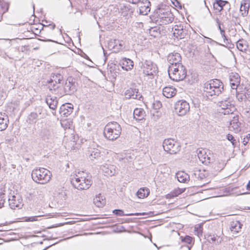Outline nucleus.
Returning a JSON list of instances; mask_svg holds the SVG:
<instances>
[{"instance_id":"nucleus-1","label":"nucleus","mask_w":250,"mask_h":250,"mask_svg":"<svg viewBox=\"0 0 250 250\" xmlns=\"http://www.w3.org/2000/svg\"><path fill=\"white\" fill-rule=\"evenodd\" d=\"M224 90L223 83L218 79L210 80L204 84L203 91L207 97L221 94Z\"/></svg>"},{"instance_id":"nucleus-2","label":"nucleus","mask_w":250,"mask_h":250,"mask_svg":"<svg viewBox=\"0 0 250 250\" xmlns=\"http://www.w3.org/2000/svg\"><path fill=\"white\" fill-rule=\"evenodd\" d=\"M121 131V126L118 123L109 122L104 128V135L106 139L114 141L120 137Z\"/></svg>"},{"instance_id":"nucleus-3","label":"nucleus","mask_w":250,"mask_h":250,"mask_svg":"<svg viewBox=\"0 0 250 250\" xmlns=\"http://www.w3.org/2000/svg\"><path fill=\"white\" fill-rule=\"evenodd\" d=\"M168 72L169 78L176 82L184 80L187 76V70L182 64H178V65H169Z\"/></svg>"},{"instance_id":"nucleus-4","label":"nucleus","mask_w":250,"mask_h":250,"mask_svg":"<svg viewBox=\"0 0 250 250\" xmlns=\"http://www.w3.org/2000/svg\"><path fill=\"white\" fill-rule=\"evenodd\" d=\"M31 176L35 182L40 184H45L51 179V173L46 169L40 168L33 170Z\"/></svg>"},{"instance_id":"nucleus-5","label":"nucleus","mask_w":250,"mask_h":250,"mask_svg":"<svg viewBox=\"0 0 250 250\" xmlns=\"http://www.w3.org/2000/svg\"><path fill=\"white\" fill-rule=\"evenodd\" d=\"M190 26L186 24L180 23L172 28L174 37L179 39H187L190 36Z\"/></svg>"},{"instance_id":"nucleus-6","label":"nucleus","mask_w":250,"mask_h":250,"mask_svg":"<svg viewBox=\"0 0 250 250\" xmlns=\"http://www.w3.org/2000/svg\"><path fill=\"white\" fill-rule=\"evenodd\" d=\"M71 178V183L73 187L79 190H86L92 185V181L88 177Z\"/></svg>"},{"instance_id":"nucleus-7","label":"nucleus","mask_w":250,"mask_h":250,"mask_svg":"<svg viewBox=\"0 0 250 250\" xmlns=\"http://www.w3.org/2000/svg\"><path fill=\"white\" fill-rule=\"evenodd\" d=\"M218 104L221 107L220 112L224 115H233L236 110L234 104L229 98L219 102Z\"/></svg>"},{"instance_id":"nucleus-8","label":"nucleus","mask_w":250,"mask_h":250,"mask_svg":"<svg viewBox=\"0 0 250 250\" xmlns=\"http://www.w3.org/2000/svg\"><path fill=\"white\" fill-rule=\"evenodd\" d=\"M157 13L162 24H167L173 21L174 15L168 9L160 8L157 10Z\"/></svg>"},{"instance_id":"nucleus-9","label":"nucleus","mask_w":250,"mask_h":250,"mask_svg":"<svg viewBox=\"0 0 250 250\" xmlns=\"http://www.w3.org/2000/svg\"><path fill=\"white\" fill-rule=\"evenodd\" d=\"M143 73L149 77V79H152L154 75L157 71L158 68L156 65L150 61H146L143 64Z\"/></svg>"},{"instance_id":"nucleus-10","label":"nucleus","mask_w":250,"mask_h":250,"mask_svg":"<svg viewBox=\"0 0 250 250\" xmlns=\"http://www.w3.org/2000/svg\"><path fill=\"white\" fill-rule=\"evenodd\" d=\"M189 104L185 100L177 101L174 104L175 111L180 116L185 115L189 111Z\"/></svg>"},{"instance_id":"nucleus-11","label":"nucleus","mask_w":250,"mask_h":250,"mask_svg":"<svg viewBox=\"0 0 250 250\" xmlns=\"http://www.w3.org/2000/svg\"><path fill=\"white\" fill-rule=\"evenodd\" d=\"M77 83L74 78L69 77L67 78L63 87V94L72 95L77 91ZM62 94V93H61Z\"/></svg>"},{"instance_id":"nucleus-12","label":"nucleus","mask_w":250,"mask_h":250,"mask_svg":"<svg viewBox=\"0 0 250 250\" xmlns=\"http://www.w3.org/2000/svg\"><path fill=\"white\" fill-rule=\"evenodd\" d=\"M22 199L19 195H11L9 197L8 202L10 208L15 209L16 208H20L22 206Z\"/></svg>"},{"instance_id":"nucleus-13","label":"nucleus","mask_w":250,"mask_h":250,"mask_svg":"<svg viewBox=\"0 0 250 250\" xmlns=\"http://www.w3.org/2000/svg\"><path fill=\"white\" fill-rule=\"evenodd\" d=\"M229 84L232 89L237 90L240 83V76L237 73H231L229 76Z\"/></svg>"},{"instance_id":"nucleus-14","label":"nucleus","mask_w":250,"mask_h":250,"mask_svg":"<svg viewBox=\"0 0 250 250\" xmlns=\"http://www.w3.org/2000/svg\"><path fill=\"white\" fill-rule=\"evenodd\" d=\"M125 95L127 99H133L140 100L143 97L139 90L136 88H129L126 90Z\"/></svg>"},{"instance_id":"nucleus-15","label":"nucleus","mask_w":250,"mask_h":250,"mask_svg":"<svg viewBox=\"0 0 250 250\" xmlns=\"http://www.w3.org/2000/svg\"><path fill=\"white\" fill-rule=\"evenodd\" d=\"M150 2L148 0H142L139 2L140 13L146 15L150 11Z\"/></svg>"},{"instance_id":"nucleus-16","label":"nucleus","mask_w":250,"mask_h":250,"mask_svg":"<svg viewBox=\"0 0 250 250\" xmlns=\"http://www.w3.org/2000/svg\"><path fill=\"white\" fill-rule=\"evenodd\" d=\"M181 59L180 54L177 52L170 53L167 56V61L170 65H178V64H182L180 62Z\"/></svg>"},{"instance_id":"nucleus-17","label":"nucleus","mask_w":250,"mask_h":250,"mask_svg":"<svg viewBox=\"0 0 250 250\" xmlns=\"http://www.w3.org/2000/svg\"><path fill=\"white\" fill-rule=\"evenodd\" d=\"M73 110V106L71 104L66 103L61 105L59 112L62 116L67 117L71 114Z\"/></svg>"},{"instance_id":"nucleus-18","label":"nucleus","mask_w":250,"mask_h":250,"mask_svg":"<svg viewBox=\"0 0 250 250\" xmlns=\"http://www.w3.org/2000/svg\"><path fill=\"white\" fill-rule=\"evenodd\" d=\"M232 119L230 120L229 128L230 130H233L237 132L241 130V124L238 121V116L232 115Z\"/></svg>"},{"instance_id":"nucleus-19","label":"nucleus","mask_w":250,"mask_h":250,"mask_svg":"<svg viewBox=\"0 0 250 250\" xmlns=\"http://www.w3.org/2000/svg\"><path fill=\"white\" fill-rule=\"evenodd\" d=\"M213 8L220 12L221 11L223 10L224 8H226L227 9H229L230 4L227 1L216 0V1L213 3Z\"/></svg>"},{"instance_id":"nucleus-20","label":"nucleus","mask_w":250,"mask_h":250,"mask_svg":"<svg viewBox=\"0 0 250 250\" xmlns=\"http://www.w3.org/2000/svg\"><path fill=\"white\" fill-rule=\"evenodd\" d=\"M9 123V117L4 113L0 112V131L5 130Z\"/></svg>"},{"instance_id":"nucleus-21","label":"nucleus","mask_w":250,"mask_h":250,"mask_svg":"<svg viewBox=\"0 0 250 250\" xmlns=\"http://www.w3.org/2000/svg\"><path fill=\"white\" fill-rule=\"evenodd\" d=\"M117 170L116 167L112 165H105L102 167L103 172L110 176H113L116 174Z\"/></svg>"},{"instance_id":"nucleus-22","label":"nucleus","mask_w":250,"mask_h":250,"mask_svg":"<svg viewBox=\"0 0 250 250\" xmlns=\"http://www.w3.org/2000/svg\"><path fill=\"white\" fill-rule=\"evenodd\" d=\"M120 64L122 66V68L126 71L132 69L134 66L133 62L131 60L125 58L121 61Z\"/></svg>"},{"instance_id":"nucleus-23","label":"nucleus","mask_w":250,"mask_h":250,"mask_svg":"<svg viewBox=\"0 0 250 250\" xmlns=\"http://www.w3.org/2000/svg\"><path fill=\"white\" fill-rule=\"evenodd\" d=\"M40 136L43 140H50L53 138V132L49 128H43L41 130Z\"/></svg>"},{"instance_id":"nucleus-24","label":"nucleus","mask_w":250,"mask_h":250,"mask_svg":"<svg viewBox=\"0 0 250 250\" xmlns=\"http://www.w3.org/2000/svg\"><path fill=\"white\" fill-rule=\"evenodd\" d=\"M226 163L222 160H216L212 164V168L215 171H221L224 169Z\"/></svg>"},{"instance_id":"nucleus-25","label":"nucleus","mask_w":250,"mask_h":250,"mask_svg":"<svg viewBox=\"0 0 250 250\" xmlns=\"http://www.w3.org/2000/svg\"><path fill=\"white\" fill-rule=\"evenodd\" d=\"M45 101L50 108L53 110H55L58 104V100L56 97L47 96Z\"/></svg>"},{"instance_id":"nucleus-26","label":"nucleus","mask_w":250,"mask_h":250,"mask_svg":"<svg viewBox=\"0 0 250 250\" xmlns=\"http://www.w3.org/2000/svg\"><path fill=\"white\" fill-rule=\"evenodd\" d=\"M177 90L173 87H165L163 88V94L164 96L167 98H170L175 96Z\"/></svg>"},{"instance_id":"nucleus-27","label":"nucleus","mask_w":250,"mask_h":250,"mask_svg":"<svg viewBox=\"0 0 250 250\" xmlns=\"http://www.w3.org/2000/svg\"><path fill=\"white\" fill-rule=\"evenodd\" d=\"M236 97L237 100L240 102H242L243 101L246 99H248L249 101H250V88L247 89L244 94L239 93L236 90Z\"/></svg>"},{"instance_id":"nucleus-28","label":"nucleus","mask_w":250,"mask_h":250,"mask_svg":"<svg viewBox=\"0 0 250 250\" xmlns=\"http://www.w3.org/2000/svg\"><path fill=\"white\" fill-rule=\"evenodd\" d=\"M175 141L173 139H165L163 144L164 150L170 154V151L173 148V145H174Z\"/></svg>"},{"instance_id":"nucleus-29","label":"nucleus","mask_w":250,"mask_h":250,"mask_svg":"<svg viewBox=\"0 0 250 250\" xmlns=\"http://www.w3.org/2000/svg\"><path fill=\"white\" fill-rule=\"evenodd\" d=\"M36 112H31L28 116V120L30 123H35L39 115L41 114L42 109L40 107L36 109Z\"/></svg>"},{"instance_id":"nucleus-30","label":"nucleus","mask_w":250,"mask_h":250,"mask_svg":"<svg viewBox=\"0 0 250 250\" xmlns=\"http://www.w3.org/2000/svg\"><path fill=\"white\" fill-rule=\"evenodd\" d=\"M134 118L138 121H141L144 119L146 116V112L142 108H136L133 112Z\"/></svg>"},{"instance_id":"nucleus-31","label":"nucleus","mask_w":250,"mask_h":250,"mask_svg":"<svg viewBox=\"0 0 250 250\" xmlns=\"http://www.w3.org/2000/svg\"><path fill=\"white\" fill-rule=\"evenodd\" d=\"M93 203L98 208H101L105 204V199L101 194L97 195L93 199Z\"/></svg>"},{"instance_id":"nucleus-32","label":"nucleus","mask_w":250,"mask_h":250,"mask_svg":"<svg viewBox=\"0 0 250 250\" xmlns=\"http://www.w3.org/2000/svg\"><path fill=\"white\" fill-rule=\"evenodd\" d=\"M176 177L179 182L186 183L189 179V175L184 171H179L176 174Z\"/></svg>"},{"instance_id":"nucleus-33","label":"nucleus","mask_w":250,"mask_h":250,"mask_svg":"<svg viewBox=\"0 0 250 250\" xmlns=\"http://www.w3.org/2000/svg\"><path fill=\"white\" fill-rule=\"evenodd\" d=\"M249 8L250 4L249 2L244 1L241 3L240 11L241 12V15L243 17L246 16L248 15Z\"/></svg>"},{"instance_id":"nucleus-34","label":"nucleus","mask_w":250,"mask_h":250,"mask_svg":"<svg viewBox=\"0 0 250 250\" xmlns=\"http://www.w3.org/2000/svg\"><path fill=\"white\" fill-rule=\"evenodd\" d=\"M60 87L59 83H57L56 80H55L54 78L51 79L48 82V88L49 90L51 91L54 90L55 94H56V92Z\"/></svg>"},{"instance_id":"nucleus-35","label":"nucleus","mask_w":250,"mask_h":250,"mask_svg":"<svg viewBox=\"0 0 250 250\" xmlns=\"http://www.w3.org/2000/svg\"><path fill=\"white\" fill-rule=\"evenodd\" d=\"M241 226L239 221L232 222L230 223V229L231 232L237 233L240 230Z\"/></svg>"},{"instance_id":"nucleus-36","label":"nucleus","mask_w":250,"mask_h":250,"mask_svg":"<svg viewBox=\"0 0 250 250\" xmlns=\"http://www.w3.org/2000/svg\"><path fill=\"white\" fill-rule=\"evenodd\" d=\"M149 194V190L148 188H140L137 192L138 197L140 198H143L147 197Z\"/></svg>"},{"instance_id":"nucleus-37","label":"nucleus","mask_w":250,"mask_h":250,"mask_svg":"<svg viewBox=\"0 0 250 250\" xmlns=\"http://www.w3.org/2000/svg\"><path fill=\"white\" fill-rule=\"evenodd\" d=\"M160 27L155 26L151 27L149 30L150 35L154 38L157 37L160 34Z\"/></svg>"},{"instance_id":"nucleus-38","label":"nucleus","mask_w":250,"mask_h":250,"mask_svg":"<svg viewBox=\"0 0 250 250\" xmlns=\"http://www.w3.org/2000/svg\"><path fill=\"white\" fill-rule=\"evenodd\" d=\"M236 46L238 50L242 52H244L247 50V43L246 42L243 40H239L237 42Z\"/></svg>"},{"instance_id":"nucleus-39","label":"nucleus","mask_w":250,"mask_h":250,"mask_svg":"<svg viewBox=\"0 0 250 250\" xmlns=\"http://www.w3.org/2000/svg\"><path fill=\"white\" fill-rule=\"evenodd\" d=\"M101 152L100 150L97 149L93 148L90 152L89 158L91 160H94V159H97L100 157Z\"/></svg>"},{"instance_id":"nucleus-40","label":"nucleus","mask_w":250,"mask_h":250,"mask_svg":"<svg viewBox=\"0 0 250 250\" xmlns=\"http://www.w3.org/2000/svg\"><path fill=\"white\" fill-rule=\"evenodd\" d=\"M203 172V171H202L200 169L195 170L193 173V175L195 177V178L199 180H202L206 177V175Z\"/></svg>"},{"instance_id":"nucleus-41","label":"nucleus","mask_w":250,"mask_h":250,"mask_svg":"<svg viewBox=\"0 0 250 250\" xmlns=\"http://www.w3.org/2000/svg\"><path fill=\"white\" fill-rule=\"evenodd\" d=\"M207 239L210 243H216L217 244H220L221 241L219 237L214 235H209L208 236Z\"/></svg>"},{"instance_id":"nucleus-42","label":"nucleus","mask_w":250,"mask_h":250,"mask_svg":"<svg viewBox=\"0 0 250 250\" xmlns=\"http://www.w3.org/2000/svg\"><path fill=\"white\" fill-rule=\"evenodd\" d=\"M199 159L202 162L207 155L206 151L204 149L199 148L197 150Z\"/></svg>"},{"instance_id":"nucleus-43","label":"nucleus","mask_w":250,"mask_h":250,"mask_svg":"<svg viewBox=\"0 0 250 250\" xmlns=\"http://www.w3.org/2000/svg\"><path fill=\"white\" fill-rule=\"evenodd\" d=\"M173 148L170 151V154H175L180 151L181 149V146L179 143L175 142L174 145H173Z\"/></svg>"},{"instance_id":"nucleus-44","label":"nucleus","mask_w":250,"mask_h":250,"mask_svg":"<svg viewBox=\"0 0 250 250\" xmlns=\"http://www.w3.org/2000/svg\"><path fill=\"white\" fill-rule=\"evenodd\" d=\"M227 139H228V140H229L231 143L234 147H235L236 146L237 141L235 139L234 137L231 134H228L227 135Z\"/></svg>"},{"instance_id":"nucleus-45","label":"nucleus","mask_w":250,"mask_h":250,"mask_svg":"<svg viewBox=\"0 0 250 250\" xmlns=\"http://www.w3.org/2000/svg\"><path fill=\"white\" fill-rule=\"evenodd\" d=\"M8 6L4 5L3 6H1L0 9V21L2 19L3 15L8 11Z\"/></svg>"},{"instance_id":"nucleus-46","label":"nucleus","mask_w":250,"mask_h":250,"mask_svg":"<svg viewBox=\"0 0 250 250\" xmlns=\"http://www.w3.org/2000/svg\"><path fill=\"white\" fill-rule=\"evenodd\" d=\"M181 238L182 242H184L188 244H190L192 241V238L188 235H187L184 237H181Z\"/></svg>"},{"instance_id":"nucleus-47","label":"nucleus","mask_w":250,"mask_h":250,"mask_svg":"<svg viewBox=\"0 0 250 250\" xmlns=\"http://www.w3.org/2000/svg\"><path fill=\"white\" fill-rule=\"evenodd\" d=\"M7 199V197L4 193H0V208L4 206V203Z\"/></svg>"},{"instance_id":"nucleus-48","label":"nucleus","mask_w":250,"mask_h":250,"mask_svg":"<svg viewBox=\"0 0 250 250\" xmlns=\"http://www.w3.org/2000/svg\"><path fill=\"white\" fill-rule=\"evenodd\" d=\"M212 160V158H211L210 156H209L208 155H207L206 156V157L203 159V160L201 162L202 163L207 165L211 163Z\"/></svg>"},{"instance_id":"nucleus-49","label":"nucleus","mask_w":250,"mask_h":250,"mask_svg":"<svg viewBox=\"0 0 250 250\" xmlns=\"http://www.w3.org/2000/svg\"><path fill=\"white\" fill-rule=\"evenodd\" d=\"M113 213L118 216L130 215L131 214H125L124 211L120 209H116L113 210Z\"/></svg>"},{"instance_id":"nucleus-50","label":"nucleus","mask_w":250,"mask_h":250,"mask_svg":"<svg viewBox=\"0 0 250 250\" xmlns=\"http://www.w3.org/2000/svg\"><path fill=\"white\" fill-rule=\"evenodd\" d=\"M86 175H87L86 173L83 171H79L77 174H75V175L73 176V178H78V179H80V177H88V176H85Z\"/></svg>"},{"instance_id":"nucleus-51","label":"nucleus","mask_w":250,"mask_h":250,"mask_svg":"<svg viewBox=\"0 0 250 250\" xmlns=\"http://www.w3.org/2000/svg\"><path fill=\"white\" fill-rule=\"evenodd\" d=\"M184 192V189H175L171 194H169V195H171L172 197L177 196L178 195L180 194L182 192Z\"/></svg>"},{"instance_id":"nucleus-52","label":"nucleus","mask_w":250,"mask_h":250,"mask_svg":"<svg viewBox=\"0 0 250 250\" xmlns=\"http://www.w3.org/2000/svg\"><path fill=\"white\" fill-rule=\"evenodd\" d=\"M232 21L234 23L235 25H240L241 22L240 19L237 16L232 15Z\"/></svg>"},{"instance_id":"nucleus-53","label":"nucleus","mask_w":250,"mask_h":250,"mask_svg":"<svg viewBox=\"0 0 250 250\" xmlns=\"http://www.w3.org/2000/svg\"><path fill=\"white\" fill-rule=\"evenodd\" d=\"M202 226L201 225L195 227L194 230L197 232V235L199 236L202 234Z\"/></svg>"},{"instance_id":"nucleus-54","label":"nucleus","mask_w":250,"mask_h":250,"mask_svg":"<svg viewBox=\"0 0 250 250\" xmlns=\"http://www.w3.org/2000/svg\"><path fill=\"white\" fill-rule=\"evenodd\" d=\"M53 78L55 80H56L57 83H59V85L61 86V81L62 80V77L61 75L58 74V75H56L55 76H53Z\"/></svg>"},{"instance_id":"nucleus-55","label":"nucleus","mask_w":250,"mask_h":250,"mask_svg":"<svg viewBox=\"0 0 250 250\" xmlns=\"http://www.w3.org/2000/svg\"><path fill=\"white\" fill-rule=\"evenodd\" d=\"M153 108L155 109H158L162 106V104L160 101H156L153 104Z\"/></svg>"},{"instance_id":"nucleus-56","label":"nucleus","mask_w":250,"mask_h":250,"mask_svg":"<svg viewBox=\"0 0 250 250\" xmlns=\"http://www.w3.org/2000/svg\"><path fill=\"white\" fill-rule=\"evenodd\" d=\"M225 44L223 45L224 46L228 47V48H231L233 47L234 45L231 43L230 39H228V41H225L224 42Z\"/></svg>"},{"instance_id":"nucleus-57","label":"nucleus","mask_w":250,"mask_h":250,"mask_svg":"<svg viewBox=\"0 0 250 250\" xmlns=\"http://www.w3.org/2000/svg\"><path fill=\"white\" fill-rule=\"evenodd\" d=\"M55 26H56L55 24H50L48 25L44 26L43 28H44L46 30L49 29L51 30H53L55 28ZM42 30H43L44 29L42 28Z\"/></svg>"},{"instance_id":"nucleus-58","label":"nucleus","mask_w":250,"mask_h":250,"mask_svg":"<svg viewBox=\"0 0 250 250\" xmlns=\"http://www.w3.org/2000/svg\"><path fill=\"white\" fill-rule=\"evenodd\" d=\"M221 35L222 37L223 38L224 42L226 41H227V42L228 41V38L225 35V31H223L221 30Z\"/></svg>"},{"instance_id":"nucleus-59","label":"nucleus","mask_w":250,"mask_h":250,"mask_svg":"<svg viewBox=\"0 0 250 250\" xmlns=\"http://www.w3.org/2000/svg\"><path fill=\"white\" fill-rule=\"evenodd\" d=\"M36 216L29 217L27 218L26 220L27 221L33 222V221L36 220Z\"/></svg>"},{"instance_id":"nucleus-60","label":"nucleus","mask_w":250,"mask_h":250,"mask_svg":"<svg viewBox=\"0 0 250 250\" xmlns=\"http://www.w3.org/2000/svg\"><path fill=\"white\" fill-rule=\"evenodd\" d=\"M216 22L217 23H218V28L220 31V33L221 34V30L223 31H225L224 29H222L221 27V25H220V21H219V20L218 18H217L216 19Z\"/></svg>"},{"instance_id":"nucleus-61","label":"nucleus","mask_w":250,"mask_h":250,"mask_svg":"<svg viewBox=\"0 0 250 250\" xmlns=\"http://www.w3.org/2000/svg\"><path fill=\"white\" fill-rule=\"evenodd\" d=\"M117 42L118 43L119 46L120 47V48L122 47L124 45V42L123 41H117Z\"/></svg>"},{"instance_id":"nucleus-62","label":"nucleus","mask_w":250,"mask_h":250,"mask_svg":"<svg viewBox=\"0 0 250 250\" xmlns=\"http://www.w3.org/2000/svg\"><path fill=\"white\" fill-rule=\"evenodd\" d=\"M128 1L130 2H131L133 4H136V3H139L140 2V0H128Z\"/></svg>"},{"instance_id":"nucleus-63","label":"nucleus","mask_w":250,"mask_h":250,"mask_svg":"<svg viewBox=\"0 0 250 250\" xmlns=\"http://www.w3.org/2000/svg\"><path fill=\"white\" fill-rule=\"evenodd\" d=\"M247 189L248 190L250 191V181H249V182L248 183V184L247 185Z\"/></svg>"},{"instance_id":"nucleus-64","label":"nucleus","mask_w":250,"mask_h":250,"mask_svg":"<svg viewBox=\"0 0 250 250\" xmlns=\"http://www.w3.org/2000/svg\"><path fill=\"white\" fill-rule=\"evenodd\" d=\"M5 56L4 57V58L5 59H6V57H8V58H9L10 59H13V58L12 57H11V56H9L7 54H5Z\"/></svg>"}]
</instances>
